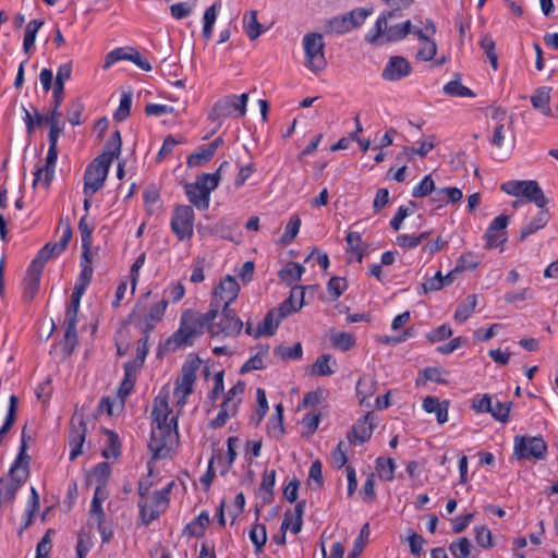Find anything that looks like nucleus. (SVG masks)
<instances>
[{
	"mask_svg": "<svg viewBox=\"0 0 558 558\" xmlns=\"http://www.w3.org/2000/svg\"><path fill=\"white\" fill-rule=\"evenodd\" d=\"M87 433V426L84 420V415L80 412H75L71 417L70 432H69V446L70 460H75L81 453L85 442Z\"/></svg>",
	"mask_w": 558,
	"mask_h": 558,
	"instance_id": "12",
	"label": "nucleus"
},
{
	"mask_svg": "<svg viewBox=\"0 0 558 558\" xmlns=\"http://www.w3.org/2000/svg\"><path fill=\"white\" fill-rule=\"evenodd\" d=\"M510 405L509 402L497 401L495 404L492 403L489 413L495 420L506 423L509 418Z\"/></svg>",
	"mask_w": 558,
	"mask_h": 558,
	"instance_id": "63",
	"label": "nucleus"
},
{
	"mask_svg": "<svg viewBox=\"0 0 558 558\" xmlns=\"http://www.w3.org/2000/svg\"><path fill=\"white\" fill-rule=\"evenodd\" d=\"M209 524V515L207 512H202L191 523L187 524L186 531L189 535L194 537H202L205 533L206 526Z\"/></svg>",
	"mask_w": 558,
	"mask_h": 558,
	"instance_id": "37",
	"label": "nucleus"
},
{
	"mask_svg": "<svg viewBox=\"0 0 558 558\" xmlns=\"http://www.w3.org/2000/svg\"><path fill=\"white\" fill-rule=\"evenodd\" d=\"M371 14H372V9L359 8V9H354L351 12L347 13L345 16L349 21L351 28L353 29L355 27L361 26L364 23V21L366 20V17Z\"/></svg>",
	"mask_w": 558,
	"mask_h": 558,
	"instance_id": "58",
	"label": "nucleus"
},
{
	"mask_svg": "<svg viewBox=\"0 0 558 558\" xmlns=\"http://www.w3.org/2000/svg\"><path fill=\"white\" fill-rule=\"evenodd\" d=\"M169 405L167 398L157 397L151 411L153 423L156 425L151 430L149 448L154 458L163 456L162 451L178 437L177 417L169 418Z\"/></svg>",
	"mask_w": 558,
	"mask_h": 558,
	"instance_id": "1",
	"label": "nucleus"
},
{
	"mask_svg": "<svg viewBox=\"0 0 558 558\" xmlns=\"http://www.w3.org/2000/svg\"><path fill=\"white\" fill-rule=\"evenodd\" d=\"M194 209L187 205H179L173 209L170 227L180 241L190 240L194 233Z\"/></svg>",
	"mask_w": 558,
	"mask_h": 558,
	"instance_id": "9",
	"label": "nucleus"
},
{
	"mask_svg": "<svg viewBox=\"0 0 558 558\" xmlns=\"http://www.w3.org/2000/svg\"><path fill=\"white\" fill-rule=\"evenodd\" d=\"M213 156L214 155L211 154V150H209L206 146L202 147L198 151H195L187 157V167H199L208 162L213 158Z\"/></svg>",
	"mask_w": 558,
	"mask_h": 558,
	"instance_id": "48",
	"label": "nucleus"
},
{
	"mask_svg": "<svg viewBox=\"0 0 558 558\" xmlns=\"http://www.w3.org/2000/svg\"><path fill=\"white\" fill-rule=\"evenodd\" d=\"M549 220V213L547 209L541 208V210L536 214V216L521 229L520 240H525L531 234L535 233L537 230L544 228Z\"/></svg>",
	"mask_w": 558,
	"mask_h": 558,
	"instance_id": "26",
	"label": "nucleus"
},
{
	"mask_svg": "<svg viewBox=\"0 0 558 558\" xmlns=\"http://www.w3.org/2000/svg\"><path fill=\"white\" fill-rule=\"evenodd\" d=\"M174 483H168L162 489L154 492L150 499L141 500L138 502L141 519L144 524L148 525L159 518L169 506V495Z\"/></svg>",
	"mask_w": 558,
	"mask_h": 558,
	"instance_id": "5",
	"label": "nucleus"
},
{
	"mask_svg": "<svg viewBox=\"0 0 558 558\" xmlns=\"http://www.w3.org/2000/svg\"><path fill=\"white\" fill-rule=\"evenodd\" d=\"M72 73V63L68 62L61 64L58 69L53 89L58 92H64V83L70 80Z\"/></svg>",
	"mask_w": 558,
	"mask_h": 558,
	"instance_id": "62",
	"label": "nucleus"
},
{
	"mask_svg": "<svg viewBox=\"0 0 558 558\" xmlns=\"http://www.w3.org/2000/svg\"><path fill=\"white\" fill-rule=\"evenodd\" d=\"M330 340L335 348L342 351H348L355 344V338L348 332H333L331 333Z\"/></svg>",
	"mask_w": 558,
	"mask_h": 558,
	"instance_id": "43",
	"label": "nucleus"
},
{
	"mask_svg": "<svg viewBox=\"0 0 558 558\" xmlns=\"http://www.w3.org/2000/svg\"><path fill=\"white\" fill-rule=\"evenodd\" d=\"M44 22L40 20H32L26 25L25 35H24V41H23V49L27 53L34 46L36 34L38 29L43 26Z\"/></svg>",
	"mask_w": 558,
	"mask_h": 558,
	"instance_id": "40",
	"label": "nucleus"
},
{
	"mask_svg": "<svg viewBox=\"0 0 558 558\" xmlns=\"http://www.w3.org/2000/svg\"><path fill=\"white\" fill-rule=\"evenodd\" d=\"M92 252L88 251V253L85 255V252L82 253V260H81V274H80V282L89 284L93 278V267H92Z\"/></svg>",
	"mask_w": 558,
	"mask_h": 558,
	"instance_id": "50",
	"label": "nucleus"
},
{
	"mask_svg": "<svg viewBox=\"0 0 558 558\" xmlns=\"http://www.w3.org/2000/svg\"><path fill=\"white\" fill-rule=\"evenodd\" d=\"M247 101L248 95L246 93L240 96L227 95L214 104L208 118L213 121H217L230 118L234 113H236L238 117H244Z\"/></svg>",
	"mask_w": 558,
	"mask_h": 558,
	"instance_id": "6",
	"label": "nucleus"
},
{
	"mask_svg": "<svg viewBox=\"0 0 558 558\" xmlns=\"http://www.w3.org/2000/svg\"><path fill=\"white\" fill-rule=\"evenodd\" d=\"M240 286L238 281L231 277L226 276L220 280L218 287L214 291V300L210 304V308H217L220 306V302L223 303L222 307H229V305L238 298Z\"/></svg>",
	"mask_w": 558,
	"mask_h": 558,
	"instance_id": "13",
	"label": "nucleus"
},
{
	"mask_svg": "<svg viewBox=\"0 0 558 558\" xmlns=\"http://www.w3.org/2000/svg\"><path fill=\"white\" fill-rule=\"evenodd\" d=\"M63 351L71 355L77 344L76 326H64Z\"/></svg>",
	"mask_w": 558,
	"mask_h": 558,
	"instance_id": "61",
	"label": "nucleus"
},
{
	"mask_svg": "<svg viewBox=\"0 0 558 558\" xmlns=\"http://www.w3.org/2000/svg\"><path fill=\"white\" fill-rule=\"evenodd\" d=\"M229 162L223 161L215 173H203L197 177L194 185L204 193V196H209L210 192L216 190L220 181V171L223 167H228Z\"/></svg>",
	"mask_w": 558,
	"mask_h": 558,
	"instance_id": "23",
	"label": "nucleus"
},
{
	"mask_svg": "<svg viewBox=\"0 0 558 558\" xmlns=\"http://www.w3.org/2000/svg\"><path fill=\"white\" fill-rule=\"evenodd\" d=\"M448 401L440 402L436 397H426L423 400V409L427 413L434 412L439 424H444L448 421Z\"/></svg>",
	"mask_w": 558,
	"mask_h": 558,
	"instance_id": "24",
	"label": "nucleus"
},
{
	"mask_svg": "<svg viewBox=\"0 0 558 558\" xmlns=\"http://www.w3.org/2000/svg\"><path fill=\"white\" fill-rule=\"evenodd\" d=\"M471 542L466 537H460L449 546L454 558H469L471 554Z\"/></svg>",
	"mask_w": 558,
	"mask_h": 558,
	"instance_id": "44",
	"label": "nucleus"
},
{
	"mask_svg": "<svg viewBox=\"0 0 558 558\" xmlns=\"http://www.w3.org/2000/svg\"><path fill=\"white\" fill-rule=\"evenodd\" d=\"M376 466L384 481L391 482L395 478L396 463L393 459L379 457L376 460Z\"/></svg>",
	"mask_w": 558,
	"mask_h": 558,
	"instance_id": "38",
	"label": "nucleus"
},
{
	"mask_svg": "<svg viewBox=\"0 0 558 558\" xmlns=\"http://www.w3.org/2000/svg\"><path fill=\"white\" fill-rule=\"evenodd\" d=\"M478 259L476 255L472 252H468L462 254L458 260L456 268L462 274L465 270H473L477 267Z\"/></svg>",
	"mask_w": 558,
	"mask_h": 558,
	"instance_id": "59",
	"label": "nucleus"
},
{
	"mask_svg": "<svg viewBox=\"0 0 558 558\" xmlns=\"http://www.w3.org/2000/svg\"><path fill=\"white\" fill-rule=\"evenodd\" d=\"M217 4H213L208 9H206L204 13V26H203V36L206 39L211 37L213 27L217 19Z\"/></svg>",
	"mask_w": 558,
	"mask_h": 558,
	"instance_id": "53",
	"label": "nucleus"
},
{
	"mask_svg": "<svg viewBox=\"0 0 558 558\" xmlns=\"http://www.w3.org/2000/svg\"><path fill=\"white\" fill-rule=\"evenodd\" d=\"M330 360L331 355L329 354H323L319 357H317V360L312 366V374L318 376H327L333 374L335 371L331 369V367L329 366Z\"/></svg>",
	"mask_w": 558,
	"mask_h": 558,
	"instance_id": "51",
	"label": "nucleus"
},
{
	"mask_svg": "<svg viewBox=\"0 0 558 558\" xmlns=\"http://www.w3.org/2000/svg\"><path fill=\"white\" fill-rule=\"evenodd\" d=\"M546 452L547 445L542 437H514V453L519 459L534 458L536 460H542Z\"/></svg>",
	"mask_w": 558,
	"mask_h": 558,
	"instance_id": "10",
	"label": "nucleus"
},
{
	"mask_svg": "<svg viewBox=\"0 0 558 558\" xmlns=\"http://www.w3.org/2000/svg\"><path fill=\"white\" fill-rule=\"evenodd\" d=\"M124 378L120 385L118 390V395L121 398L122 405L124 404V399L131 393L135 379L136 372L138 369V364L136 361H130L124 364Z\"/></svg>",
	"mask_w": 558,
	"mask_h": 558,
	"instance_id": "21",
	"label": "nucleus"
},
{
	"mask_svg": "<svg viewBox=\"0 0 558 558\" xmlns=\"http://www.w3.org/2000/svg\"><path fill=\"white\" fill-rule=\"evenodd\" d=\"M281 312L278 308H272L267 312L263 322L257 326L254 331V338H259L262 336H272L277 328L279 327L280 322L284 317H280Z\"/></svg>",
	"mask_w": 558,
	"mask_h": 558,
	"instance_id": "19",
	"label": "nucleus"
},
{
	"mask_svg": "<svg viewBox=\"0 0 558 558\" xmlns=\"http://www.w3.org/2000/svg\"><path fill=\"white\" fill-rule=\"evenodd\" d=\"M368 537H369V525H368V523H366L361 529L360 535L355 539L353 548L350 551L348 558H357L362 554Z\"/></svg>",
	"mask_w": 558,
	"mask_h": 558,
	"instance_id": "49",
	"label": "nucleus"
},
{
	"mask_svg": "<svg viewBox=\"0 0 558 558\" xmlns=\"http://www.w3.org/2000/svg\"><path fill=\"white\" fill-rule=\"evenodd\" d=\"M269 347L266 345L264 348H260V350L251 359H248L241 367V374H246L252 371H258L263 369L265 367L264 365V357L268 354Z\"/></svg>",
	"mask_w": 558,
	"mask_h": 558,
	"instance_id": "36",
	"label": "nucleus"
},
{
	"mask_svg": "<svg viewBox=\"0 0 558 558\" xmlns=\"http://www.w3.org/2000/svg\"><path fill=\"white\" fill-rule=\"evenodd\" d=\"M132 105V94L131 93H123L120 105L116 112L113 113V118L116 121H123L130 116Z\"/></svg>",
	"mask_w": 558,
	"mask_h": 558,
	"instance_id": "56",
	"label": "nucleus"
},
{
	"mask_svg": "<svg viewBox=\"0 0 558 558\" xmlns=\"http://www.w3.org/2000/svg\"><path fill=\"white\" fill-rule=\"evenodd\" d=\"M131 56H132V51L129 50V47L116 48V49L111 50L106 56L104 69H108L109 66H111L113 63H116L118 61H122V60L130 61Z\"/></svg>",
	"mask_w": 558,
	"mask_h": 558,
	"instance_id": "54",
	"label": "nucleus"
},
{
	"mask_svg": "<svg viewBox=\"0 0 558 558\" xmlns=\"http://www.w3.org/2000/svg\"><path fill=\"white\" fill-rule=\"evenodd\" d=\"M283 407L282 404L276 405V415L268 422V433L272 437L279 438L283 435Z\"/></svg>",
	"mask_w": 558,
	"mask_h": 558,
	"instance_id": "41",
	"label": "nucleus"
},
{
	"mask_svg": "<svg viewBox=\"0 0 558 558\" xmlns=\"http://www.w3.org/2000/svg\"><path fill=\"white\" fill-rule=\"evenodd\" d=\"M550 90V87L542 86L538 87L531 96V102L533 107L545 116H553V111L549 107Z\"/></svg>",
	"mask_w": 558,
	"mask_h": 558,
	"instance_id": "25",
	"label": "nucleus"
},
{
	"mask_svg": "<svg viewBox=\"0 0 558 558\" xmlns=\"http://www.w3.org/2000/svg\"><path fill=\"white\" fill-rule=\"evenodd\" d=\"M492 118L497 122V125L494 128L492 143L497 147H501L507 132L506 123L511 124V119L501 109H495Z\"/></svg>",
	"mask_w": 558,
	"mask_h": 558,
	"instance_id": "22",
	"label": "nucleus"
},
{
	"mask_svg": "<svg viewBox=\"0 0 558 558\" xmlns=\"http://www.w3.org/2000/svg\"><path fill=\"white\" fill-rule=\"evenodd\" d=\"M436 190L434 180L432 179V175H425L422 181L414 186L412 191V196L415 198H422L428 195H432L434 191Z\"/></svg>",
	"mask_w": 558,
	"mask_h": 558,
	"instance_id": "45",
	"label": "nucleus"
},
{
	"mask_svg": "<svg viewBox=\"0 0 558 558\" xmlns=\"http://www.w3.org/2000/svg\"><path fill=\"white\" fill-rule=\"evenodd\" d=\"M218 316L217 308H210L206 313H196L191 310L182 314L179 329L168 339V345L172 349L192 345L193 340L201 336L210 320H216Z\"/></svg>",
	"mask_w": 558,
	"mask_h": 558,
	"instance_id": "2",
	"label": "nucleus"
},
{
	"mask_svg": "<svg viewBox=\"0 0 558 558\" xmlns=\"http://www.w3.org/2000/svg\"><path fill=\"white\" fill-rule=\"evenodd\" d=\"M243 27L251 40L257 39L262 34V24L257 21V12L250 11L243 16Z\"/></svg>",
	"mask_w": 558,
	"mask_h": 558,
	"instance_id": "32",
	"label": "nucleus"
},
{
	"mask_svg": "<svg viewBox=\"0 0 558 558\" xmlns=\"http://www.w3.org/2000/svg\"><path fill=\"white\" fill-rule=\"evenodd\" d=\"M217 318H219L218 322L210 320V323L207 324V331L211 337H235L240 335L243 328V323L233 310L230 307H222V311L220 314L218 313Z\"/></svg>",
	"mask_w": 558,
	"mask_h": 558,
	"instance_id": "7",
	"label": "nucleus"
},
{
	"mask_svg": "<svg viewBox=\"0 0 558 558\" xmlns=\"http://www.w3.org/2000/svg\"><path fill=\"white\" fill-rule=\"evenodd\" d=\"M167 306L168 301L165 299L150 306L148 313L145 314L137 323V326L141 328L143 333H150L156 324L162 320Z\"/></svg>",
	"mask_w": 558,
	"mask_h": 558,
	"instance_id": "16",
	"label": "nucleus"
},
{
	"mask_svg": "<svg viewBox=\"0 0 558 558\" xmlns=\"http://www.w3.org/2000/svg\"><path fill=\"white\" fill-rule=\"evenodd\" d=\"M104 434L106 435V445L102 449V456L106 459H117L121 454V442L117 433L105 428Z\"/></svg>",
	"mask_w": 558,
	"mask_h": 558,
	"instance_id": "29",
	"label": "nucleus"
},
{
	"mask_svg": "<svg viewBox=\"0 0 558 558\" xmlns=\"http://www.w3.org/2000/svg\"><path fill=\"white\" fill-rule=\"evenodd\" d=\"M525 185H526V192L524 194V197L529 202L535 203L537 207L544 208L547 205L548 199L545 196L542 189L539 187L538 183L536 181L531 180V181H527V184H525Z\"/></svg>",
	"mask_w": 558,
	"mask_h": 558,
	"instance_id": "33",
	"label": "nucleus"
},
{
	"mask_svg": "<svg viewBox=\"0 0 558 558\" xmlns=\"http://www.w3.org/2000/svg\"><path fill=\"white\" fill-rule=\"evenodd\" d=\"M78 230L82 238V248L85 255L90 251L93 227L87 222V216H83L78 222Z\"/></svg>",
	"mask_w": 558,
	"mask_h": 558,
	"instance_id": "47",
	"label": "nucleus"
},
{
	"mask_svg": "<svg viewBox=\"0 0 558 558\" xmlns=\"http://www.w3.org/2000/svg\"><path fill=\"white\" fill-rule=\"evenodd\" d=\"M400 15H389V12H383L377 19L374 27L367 33L366 40L369 43H390L399 41L412 32V22L407 20L400 24H389V20L398 19Z\"/></svg>",
	"mask_w": 558,
	"mask_h": 558,
	"instance_id": "3",
	"label": "nucleus"
},
{
	"mask_svg": "<svg viewBox=\"0 0 558 558\" xmlns=\"http://www.w3.org/2000/svg\"><path fill=\"white\" fill-rule=\"evenodd\" d=\"M274 354L281 360H299L303 355L302 344L296 342L293 347L278 345L274 349Z\"/></svg>",
	"mask_w": 558,
	"mask_h": 558,
	"instance_id": "39",
	"label": "nucleus"
},
{
	"mask_svg": "<svg viewBox=\"0 0 558 558\" xmlns=\"http://www.w3.org/2000/svg\"><path fill=\"white\" fill-rule=\"evenodd\" d=\"M411 72L412 65L405 58L392 56L383 70L381 77L387 82H396L409 76Z\"/></svg>",
	"mask_w": 558,
	"mask_h": 558,
	"instance_id": "15",
	"label": "nucleus"
},
{
	"mask_svg": "<svg viewBox=\"0 0 558 558\" xmlns=\"http://www.w3.org/2000/svg\"><path fill=\"white\" fill-rule=\"evenodd\" d=\"M301 227V219L299 216L294 215L290 218L288 225L286 226V231L282 235L281 242L283 244H290L299 233Z\"/></svg>",
	"mask_w": 558,
	"mask_h": 558,
	"instance_id": "52",
	"label": "nucleus"
},
{
	"mask_svg": "<svg viewBox=\"0 0 558 558\" xmlns=\"http://www.w3.org/2000/svg\"><path fill=\"white\" fill-rule=\"evenodd\" d=\"M304 268L298 263H288L283 269L279 271V278L289 286L301 279Z\"/></svg>",
	"mask_w": 558,
	"mask_h": 558,
	"instance_id": "34",
	"label": "nucleus"
},
{
	"mask_svg": "<svg viewBox=\"0 0 558 558\" xmlns=\"http://www.w3.org/2000/svg\"><path fill=\"white\" fill-rule=\"evenodd\" d=\"M250 538L256 547V553L262 551V548L266 544L267 533L266 527L263 524H254L250 530Z\"/></svg>",
	"mask_w": 558,
	"mask_h": 558,
	"instance_id": "46",
	"label": "nucleus"
},
{
	"mask_svg": "<svg viewBox=\"0 0 558 558\" xmlns=\"http://www.w3.org/2000/svg\"><path fill=\"white\" fill-rule=\"evenodd\" d=\"M61 253L56 251V247L51 242L45 244L39 252L37 253L36 257L32 260L31 265L28 267L36 269L40 272H43V269L46 265V263L59 256Z\"/></svg>",
	"mask_w": 558,
	"mask_h": 558,
	"instance_id": "28",
	"label": "nucleus"
},
{
	"mask_svg": "<svg viewBox=\"0 0 558 558\" xmlns=\"http://www.w3.org/2000/svg\"><path fill=\"white\" fill-rule=\"evenodd\" d=\"M345 240L348 244V252L352 253L359 263H362L366 253V246L362 241L361 234L359 232H349Z\"/></svg>",
	"mask_w": 558,
	"mask_h": 558,
	"instance_id": "30",
	"label": "nucleus"
},
{
	"mask_svg": "<svg viewBox=\"0 0 558 558\" xmlns=\"http://www.w3.org/2000/svg\"><path fill=\"white\" fill-rule=\"evenodd\" d=\"M374 416L373 413H367L363 418L359 420L348 433V440L350 442H365L367 441L374 430Z\"/></svg>",
	"mask_w": 558,
	"mask_h": 558,
	"instance_id": "17",
	"label": "nucleus"
},
{
	"mask_svg": "<svg viewBox=\"0 0 558 558\" xmlns=\"http://www.w3.org/2000/svg\"><path fill=\"white\" fill-rule=\"evenodd\" d=\"M302 44L305 53V66L314 73L325 70L327 60L323 35L315 32L307 33L304 35Z\"/></svg>",
	"mask_w": 558,
	"mask_h": 558,
	"instance_id": "4",
	"label": "nucleus"
},
{
	"mask_svg": "<svg viewBox=\"0 0 558 558\" xmlns=\"http://www.w3.org/2000/svg\"><path fill=\"white\" fill-rule=\"evenodd\" d=\"M327 27L330 33L335 34H344L352 29L345 14L329 20Z\"/></svg>",
	"mask_w": 558,
	"mask_h": 558,
	"instance_id": "60",
	"label": "nucleus"
},
{
	"mask_svg": "<svg viewBox=\"0 0 558 558\" xmlns=\"http://www.w3.org/2000/svg\"><path fill=\"white\" fill-rule=\"evenodd\" d=\"M201 366L199 359L187 360L181 369L180 376L174 384V397L178 398V405L183 407L186 402V397L193 392V385L196 379V373Z\"/></svg>",
	"mask_w": 558,
	"mask_h": 558,
	"instance_id": "8",
	"label": "nucleus"
},
{
	"mask_svg": "<svg viewBox=\"0 0 558 558\" xmlns=\"http://www.w3.org/2000/svg\"><path fill=\"white\" fill-rule=\"evenodd\" d=\"M185 193L189 201L198 209L206 210L209 207V196L205 197L198 186L193 183L185 184Z\"/></svg>",
	"mask_w": 558,
	"mask_h": 558,
	"instance_id": "31",
	"label": "nucleus"
},
{
	"mask_svg": "<svg viewBox=\"0 0 558 558\" xmlns=\"http://www.w3.org/2000/svg\"><path fill=\"white\" fill-rule=\"evenodd\" d=\"M477 304V296L475 294L469 295L466 300L460 304L454 313V319L462 324L464 323L474 312Z\"/></svg>",
	"mask_w": 558,
	"mask_h": 558,
	"instance_id": "35",
	"label": "nucleus"
},
{
	"mask_svg": "<svg viewBox=\"0 0 558 558\" xmlns=\"http://www.w3.org/2000/svg\"><path fill=\"white\" fill-rule=\"evenodd\" d=\"M84 111V104L80 98L72 100L68 108V119L72 125H80L82 123L81 116Z\"/></svg>",
	"mask_w": 558,
	"mask_h": 558,
	"instance_id": "55",
	"label": "nucleus"
},
{
	"mask_svg": "<svg viewBox=\"0 0 558 558\" xmlns=\"http://www.w3.org/2000/svg\"><path fill=\"white\" fill-rule=\"evenodd\" d=\"M57 159H58V147L49 146L48 153H47V156L45 159V165L41 167H38L34 173L35 179L33 181V187H35L39 183L43 187L49 189V186L54 178Z\"/></svg>",
	"mask_w": 558,
	"mask_h": 558,
	"instance_id": "14",
	"label": "nucleus"
},
{
	"mask_svg": "<svg viewBox=\"0 0 558 558\" xmlns=\"http://www.w3.org/2000/svg\"><path fill=\"white\" fill-rule=\"evenodd\" d=\"M304 304V288L293 287L290 295L284 300L278 308L281 312L280 317H287L288 315L295 313L302 308Z\"/></svg>",
	"mask_w": 558,
	"mask_h": 558,
	"instance_id": "18",
	"label": "nucleus"
},
{
	"mask_svg": "<svg viewBox=\"0 0 558 558\" xmlns=\"http://www.w3.org/2000/svg\"><path fill=\"white\" fill-rule=\"evenodd\" d=\"M41 272L33 269L31 267L27 268L26 275L24 278V298L28 301L33 300L39 290Z\"/></svg>",
	"mask_w": 558,
	"mask_h": 558,
	"instance_id": "27",
	"label": "nucleus"
},
{
	"mask_svg": "<svg viewBox=\"0 0 558 558\" xmlns=\"http://www.w3.org/2000/svg\"><path fill=\"white\" fill-rule=\"evenodd\" d=\"M109 168L110 166H108V162L104 163L96 158L87 166L84 173L85 195L90 197L102 187L107 179Z\"/></svg>",
	"mask_w": 558,
	"mask_h": 558,
	"instance_id": "11",
	"label": "nucleus"
},
{
	"mask_svg": "<svg viewBox=\"0 0 558 558\" xmlns=\"http://www.w3.org/2000/svg\"><path fill=\"white\" fill-rule=\"evenodd\" d=\"M475 541L478 546L489 548L493 545L492 532L484 525H476L474 527Z\"/></svg>",
	"mask_w": 558,
	"mask_h": 558,
	"instance_id": "64",
	"label": "nucleus"
},
{
	"mask_svg": "<svg viewBox=\"0 0 558 558\" xmlns=\"http://www.w3.org/2000/svg\"><path fill=\"white\" fill-rule=\"evenodd\" d=\"M444 92L449 96L454 97H474V93L466 86L462 85L460 81L453 80L444 86Z\"/></svg>",
	"mask_w": 558,
	"mask_h": 558,
	"instance_id": "42",
	"label": "nucleus"
},
{
	"mask_svg": "<svg viewBox=\"0 0 558 558\" xmlns=\"http://www.w3.org/2000/svg\"><path fill=\"white\" fill-rule=\"evenodd\" d=\"M481 48L486 53L487 58L490 61L492 66L496 70L498 66V58L495 52V41L489 35H485L481 39Z\"/></svg>",
	"mask_w": 558,
	"mask_h": 558,
	"instance_id": "57",
	"label": "nucleus"
},
{
	"mask_svg": "<svg viewBox=\"0 0 558 558\" xmlns=\"http://www.w3.org/2000/svg\"><path fill=\"white\" fill-rule=\"evenodd\" d=\"M121 147V133L119 130H116L107 141L102 154L99 155L96 159L102 161L104 163L108 162V166H111L113 159L120 156Z\"/></svg>",
	"mask_w": 558,
	"mask_h": 558,
	"instance_id": "20",
	"label": "nucleus"
}]
</instances>
